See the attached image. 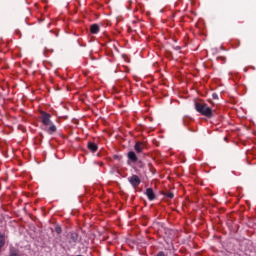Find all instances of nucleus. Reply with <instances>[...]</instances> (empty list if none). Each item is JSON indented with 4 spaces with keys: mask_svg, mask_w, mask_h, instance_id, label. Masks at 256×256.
Returning <instances> with one entry per match:
<instances>
[{
    "mask_svg": "<svg viewBox=\"0 0 256 256\" xmlns=\"http://www.w3.org/2000/svg\"><path fill=\"white\" fill-rule=\"evenodd\" d=\"M195 109L200 115H203L204 117H208V119H211L213 117V110L211 107L207 106L206 103H200L195 102Z\"/></svg>",
    "mask_w": 256,
    "mask_h": 256,
    "instance_id": "nucleus-1",
    "label": "nucleus"
},
{
    "mask_svg": "<svg viewBox=\"0 0 256 256\" xmlns=\"http://www.w3.org/2000/svg\"><path fill=\"white\" fill-rule=\"evenodd\" d=\"M41 121L43 123V125H45L46 127H49L47 129L48 133H55L57 131V127L55 125H53V122H51V114L46 113V112H42L41 113Z\"/></svg>",
    "mask_w": 256,
    "mask_h": 256,
    "instance_id": "nucleus-2",
    "label": "nucleus"
},
{
    "mask_svg": "<svg viewBox=\"0 0 256 256\" xmlns=\"http://www.w3.org/2000/svg\"><path fill=\"white\" fill-rule=\"evenodd\" d=\"M129 183L132 185L133 189H137L141 185V179L137 175H132L128 178Z\"/></svg>",
    "mask_w": 256,
    "mask_h": 256,
    "instance_id": "nucleus-3",
    "label": "nucleus"
},
{
    "mask_svg": "<svg viewBox=\"0 0 256 256\" xmlns=\"http://www.w3.org/2000/svg\"><path fill=\"white\" fill-rule=\"evenodd\" d=\"M134 149L136 153H142L143 149H145V144H143V142H136Z\"/></svg>",
    "mask_w": 256,
    "mask_h": 256,
    "instance_id": "nucleus-4",
    "label": "nucleus"
},
{
    "mask_svg": "<svg viewBox=\"0 0 256 256\" xmlns=\"http://www.w3.org/2000/svg\"><path fill=\"white\" fill-rule=\"evenodd\" d=\"M146 195H147L149 201L155 200V192H153V188H148L146 190Z\"/></svg>",
    "mask_w": 256,
    "mask_h": 256,
    "instance_id": "nucleus-5",
    "label": "nucleus"
},
{
    "mask_svg": "<svg viewBox=\"0 0 256 256\" xmlns=\"http://www.w3.org/2000/svg\"><path fill=\"white\" fill-rule=\"evenodd\" d=\"M128 159L132 161V163H137L138 161L137 154H135V152L133 151L128 152Z\"/></svg>",
    "mask_w": 256,
    "mask_h": 256,
    "instance_id": "nucleus-6",
    "label": "nucleus"
},
{
    "mask_svg": "<svg viewBox=\"0 0 256 256\" xmlns=\"http://www.w3.org/2000/svg\"><path fill=\"white\" fill-rule=\"evenodd\" d=\"M87 147H88L89 151H92V153H95L97 151V149H99L97 144H95L94 142H88Z\"/></svg>",
    "mask_w": 256,
    "mask_h": 256,
    "instance_id": "nucleus-7",
    "label": "nucleus"
},
{
    "mask_svg": "<svg viewBox=\"0 0 256 256\" xmlns=\"http://www.w3.org/2000/svg\"><path fill=\"white\" fill-rule=\"evenodd\" d=\"M90 31L93 34L99 33V25L98 24H93L90 26Z\"/></svg>",
    "mask_w": 256,
    "mask_h": 256,
    "instance_id": "nucleus-8",
    "label": "nucleus"
},
{
    "mask_svg": "<svg viewBox=\"0 0 256 256\" xmlns=\"http://www.w3.org/2000/svg\"><path fill=\"white\" fill-rule=\"evenodd\" d=\"M70 239L72 243H77V239H79V235L77 233H71Z\"/></svg>",
    "mask_w": 256,
    "mask_h": 256,
    "instance_id": "nucleus-9",
    "label": "nucleus"
},
{
    "mask_svg": "<svg viewBox=\"0 0 256 256\" xmlns=\"http://www.w3.org/2000/svg\"><path fill=\"white\" fill-rule=\"evenodd\" d=\"M162 194L164 195V197H166L168 199H173V197H175L173 192H163Z\"/></svg>",
    "mask_w": 256,
    "mask_h": 256,
    "instance_id": "nucleus-10",
    "label": "nucleus"
},
{
    "mask_svg": "<svg viewBox=\"0 0 256 256\" xmlns=\"http://www.w3.org/2000/svg\"><path fill=\"white\" fill-rule=\"evenodd\" d=\"M0 245H5V234L0 232Z\"/></svg>",
    "mask_w": 256,
    "mask_h": 256,
    "instance_id": "nucleus-11",
    "label": "nucleus"
},
{
    "mask_svg": "<svg viewBox=\"0 0 256 256\" xmlns=\"http://www.w3.org/2000/svg\"><path fill=\"white\" fill-rule=\"evenodd\" d=\"M55 232H56L58 235H61V232H62L61 226H56V227H55Z\"/></svg>",
    "mask_w": 256,
    "mask_h": 256,
    "instance_id": "nucleus-12",
    "label": "nucleus"
},
{
    "mask_svg": "<svg viewBox=\"0 0 256 256\" xmlns=\"http://www.w3.org/2000/svg\"><path fill=\"white\" fill-rule=\"evenodd\" d=\"M114 159H117V161H121V159H123V156L114 155Z\"/></svg>",
    "mask_w": 256,
    "mask_h": 256,
    "instance_id": "nucleus-13",
    "label": "nucleus"
},
{
    "mask_svg": "<svg viewBox=\"0 0 256 256\" xmlns=\"http://www.w3.org/2000/svg\"><path fill=\"white\" fill-rule=\"evenodd\" d=\"M212 99H219V95H217V93H213L212 94Z\"/></svg>",
    "mask_w": 256,
    "mask_h": 256,
    "instance_id": "nucleus-14",
    "label": "nucleus"
},
{
    "mask_svg": "<svg viewBox=\"0 0 256 256\" xmlns=\"http://www.w3.org/2000/svg\"><path fill=\"white\" fill-rule=\"evenodd\" d=\"M156 256H166V255H165V252L160 251V252H158V255H156Z\"/></svg>",
    "mask_w": 256,
    "mask_h": 256,
    "instance_id": "nucleus-15",
    "label": "nucleus"
},
{
    "mask_svg": "<svg viewBox=\"0 0 256 256\" xmlns=\"http://www.w3.org/2000/svg\"><path fill=\"white\" fill-rule=\"evenodd\" d=\"M3 247H5V245L0 244V251H1V249H3Z\"/></svg>",
    "mask_w": 256,
    "mask_h": 256,
    "instance_id": "nucleus-16",
    "label": "nucleus"
},
{
    "mask_svg": "<svg viewBox=\"0 0 256 256\" xmlns=\"http://www.w3.org/2000/svg\"><path fill=\"white\" fill-rule=\"evenodd\" d=\"M114 50H115V51H118V50H117V47H114Z\"/></svg>",
    "mask_w": 256,
    "mask_h": 256,
    "instance_id": "nucleus-17",
    "label": "nucleus"
}]
</instances>
